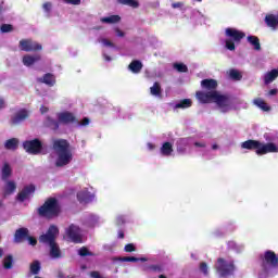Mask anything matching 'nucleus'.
Instances as JSON below:
<instances>
[{"instance_id":"f257e3e1","label":"nucleus","mask_w":278,"mask_h":278,"mask_svg":"<svg viewBox=\"0 0 278 278\" xmlns=\"http://www.w3.org/2000/svg\"><path fill=\"white\" fill-rule=\"evenodd\" d=\"M195 97L200 103H215L218 112L229 114L236 110H240V103L220 92L203 93L197 92Z\"/></svg>"},{"instance_id":"f03ea898","label":"nucleus","mask_w":278,"mask_h":278,"mask_svg":"<svg viewBox=\"0 0 278 278\" xmlns=\"http://www.w3.org/2000/svg\"><path fill=\"white\" fill-rule=\"evenodd\" d=\"M264 139L267 143L256 140H248L241 143V149H255L256 155H266V153H278V135L266 132Z\"/></svg>"},{"instance_id":"7ed1b4c3","label":"nucleus","mask_w":278,"mask_h":278,"mask_svg":"<svg viewBox=\"0 0 278 278\" xmlns=\"http://www.w3.org/2000/svg\"><path fill=\"white\" fill-rule=\"evenodd\" d=\"M54 155H56L55 166H68L73 162V151L71 150V143L64 139H54L52 143Z\"/></svg>"},{"instance_id":"20e7f679","label":"nucleus","mask_w":278,"mask_h":278,"mask_svg":"<svg viewBox=\"0 0 278 278\" xmlns=\"http://www.w3.org/2000/svg\"><path fill=\"white\" fill-rule=\"evenodd\" d=\"M275 275H278V257L275 252L267 250L262 257L258 278L275 277Z\"/></svg>"},{"instance_id":"39448f33","label":"nucleus","mask_w":278,"mask_h":278,"mask_svg":"<svg viewBox=\"0 0 278 278\" xmlns=\"http://www.w3.org/2000/svg\"><path fill=\"white\" fill-rule=\"evenodd\" d=\"M60 230L55 226H50L47 233H43L39 237V242L42 244H49L50 247V256L54 260L58 257H62V252H60V247L55 243V238Z\"/></svg>"},{"instance_id":"423d86ee","label":"nucleus","mask_w":278,"mask_h":278,"mask_svg":"<svg viewBox=\"0 0 278 278\" xmlns=\"http://www.w3.org/2000/svg\"><path fill=\"white\" fill-rule=\"evenodd\" d=\"M215 268L219 277H231L236 273V264L229 257H219L215 264Z\"/></svg>"},{"instance_id":"0eeeda50","label":"nucleus","mask_w":278,"mask_h":278,"mask_svg":"<svg viewBox=\"0 0 278 278\" xmlns=\"http://www.w3.org/2000/svg\"><path fill=\"white\" fill-rule=\"evenodd\" d=\"M225 47L228 51H236V45L240 43V40L244 38V33L236 28H226Z\"/></svg>"},{"instance_id":"6e6552de","label":"nucleus","mask_w":278,"mask_h":278,"mask_svg":"<svg viewBox=\"0 0 278 278\" xmlns=\"http://www.w3.org/2000/svg\"><path fill=\"white\" fill-rule=\"evenodd\" d=\"M39 215L46 218H53L60 214V204L55 198L48 199L45 204L39 207Z\"/></svg>"},{"instance_id":"1a4fd4ad","label":"nucleus","mask_w":278,"mask_h":278,"mask_svg":"<svg viewBox=\"0 0 278 278\" xmlns=\"http://www.w3.org/2000/svg\"><path fill=\"white\" fill-rule=\"evenodd\" d=\"M20 51H25L26 53H31L34 51H42V45L33 39H22L18 42Z\"/></svg>"},{"instance_id":"9d476101","label":"nucleus","mask_w":278,"mask_h":278,"mask_svg":"<svg viewBox=\"0 0 278 278\" xmlns=\"http://www.w3.org/2000/svg\"><path fill=\"white\" fill-rule=\"evenodd\" d=\"M66 236L70 238V240L72 242H75L76 244H80V242H84L83 238V233H81V228H79L76 225H71L67 229H66Z\"/></svg>"},{"instance_id":"9b49d317","label":"nucleus","mask_w":278,"mask_h":278,"mask_svg":"<svg viewBox=\"0 0 278 278\" xmlns=\"http://www.w3.org/2000/svg\"><path fill=\"white\" fill-rule=\"evenodd\" d=\"M23 147L27 153H31L33 155H38L42 151V143L38 139L25 141Z\"/></svg>"},{"instance_id":"f8f14e48","label":"nucleus","mask_w":278,"mask_h":278,"mask_svg":"<svg viewBox=\"0 0 278 278\" xmlns=\"http://www.w3.org/2000/svg\"><path fill=\"white\" fill-rule=\"evenodd\" d=\"M201 88L206 91H198L202 92L203 94H211V92H218L216 88H218V81L216 79H203L201 81Z\"/></svg>"},{"instance_id":"ddd939ff","label":"nucleus","mask_w":278,"mask_h":278,"mask_svg":"<svg viewBox=\"0 0 278 278\" xmlns=\"http://www.w3.org/2000/svg\"><path fill=\"white\" fill-rule=\"evenodd\" d=\"M41 60H42V55L38 53L24 54L22 56V64H24V66H26L27 68H31V66L38 64V62H40Z\"/></svg>"},{"instance_id":"4468645a","label":"nucleus","mask_w":278,"mask_h":278,"mask_svg":"<svg viewBox=\"0 0 278 278\" xmlns=\"http://www.w3.org/2000/svg\"><path fill=\"white\" fill-rule=\"evenodd\" d=\"M28 117L29 111L21 109L11 116V123L12 125H21V123H23V121H26Z\"/></svg>"},{"instance_id":"2eb2a0df","label":"nucleus","mask_w":278,"mask_h":278,"mask_svg":"<svg viewBox=\"0 0 278 278\" xmlns=\"http://www.w3.org/2000/svg\"><path fill=\"white\" fill-rule=\"evenodd\" d=\"M94 199V193L88 191V189H83L77 193V200L79 201V203H92Z\"/></svg>"},{"instance_id":"dca6fc26","label":"nucleus","mask_w":278,"mask_h":278,"mask_svg":"<svg viewBox=\"0 0 278 278\" xmlns=\"http://www.w3.org/2000/svg\"><path fill=\"white\" fill-rule=\"evenodd\" d=\"M58 121H59V123H62L63 125H68L71 123H77V119L75 118V114H73L68 111L58 113Z\"/></svg>"},{"instance_id":"f3484780","label":"nucleus","mask_w":278,"mask_h":278,"mask_svg":"<svg viewBox=\"0 0 278 278\" xmlns=\"http://www.w3.org/2000/svg\"><path fill=\"white\" fill-rule=\"evenodd\" d=\"M36 192V187L34 185H28L17 194V201H27L31 194Z\"/></svg>"},{"instance_id":"a211bd4d","label":"nucleus","mask_w":278,"mask_h":278,"mask_svg":"<svg viewBox=\"0 0 278 278\" xmlns=\"http://www.w3.org/2000/svg\"><path fill=\"white\" fill-rule=\"evenodd\" d=\"M189 144H192V138H182L176 142L177 151L180 155H185Z\"/></svg>"},{"instance_id":"6ab92c4d","label":"nucleus","mask_w":278,"mask_h":278,"mask_svg":"<svg viewBox=\"0 0 278 278\" xmlns=\"http://www.w3.org/2000/svg\"><path fill=\"white\" fill-rule=\"evenodd\" d=\"M265 23H266L267 27H270V29H273L275 31L278 27V15H275V14L266 15Z\"/></svg>"},{"instance_id":"aec40b11","label":"nucleus","mask_w":278,"mask_h":278,"mask_svg":"<svg viewBox=\"0 0 278 278\" xmlns=\"http://www.w3.org/2000/svg\"><path fill=\"white\" fill-rule=\"evenodd\" d=\"M29 230L27 228H20L15 231L14 241L15 242H23L25 238H28Z\"/></svg>"},{"instance_id":"412c9836","label":"nucleus","mask_w":278,"mask_h":278,"mask_svg":"<svg viewBox=\"0 0 278 278\" xmlns=\"http://www.w3.org/2000/svg\"><path fill=\"white\" fill-rule=\"evenodd\" d=\"M100 23L105 25H116V23H121V17L118 15H109L100 18Z\"/></svg>"},{"instance_id":"4be33fe9","label":"nucleus","mask_w":278,"mask_h":278,"mask_svg":"<svg viewBox=\"0 0 278 278\" xmlns=\"http://www.w3.org/2000/svg\"><path fill=\"white\" fill-rule=\"evenodd\" d=\"M277 77H278V70L277 68L271 70L264 75V83L266 84V86H268V84H273V81H275Z\"/></svg>"},{"instance_id":"5701e85b","label":"nucleus","mask_w":278,"mask_h":278,"mask_svg":"<svg viewBox=\"0 0 278 278\" xmlns=\"http://www.w3.org/2000/svg\"><path fill=\"white\" fill-rule=\"evenodd\" d=\"M188 108H192V100L190 99L180 100L174 105V110H188Z\"/></svg>"},{"instance_id":"b1692460","label":"nucleus","mask_w":278,"mask_h":278,"mask_svg":"<svg viewBox=\"0 0 278 278\" xmlns=\"http://www.w3.org/2000/svg\"><path fill=\"white\" fill-rule=\"evenodd\" d=\"M161 155H164L165 157H170V155H173V143L164 142L161 147Z\"/></svg>"},{"instance_id":"393cba45","label":"nucleus","mask_w":278,"mask_h":278,"mask_svg":"<svg viewBox=\"0 0 278 278\" xmlns=\"http://www.w3.org/2000/svg\"><path fill=\"white\" fill-rule=\"evenodd\" d=\"M2 265L5 270H12V268H14V256H12V254L4 256Z\"/></svg>"},{"instance_id":"a878e982","label":"nucleus","mask_w":278,"mask_h":278,"mask_svg":"<svg viewBox=\"0 0 278 278\" xmlns=\"http://www.w3.org/2000/svg\"><path fill=\"white\" fill-rule=\"evenodd\" d=\"M253 104L263 112H270V106H268V103H266V101L262 100L261 98L254 99Z\"/></svg>"},{"instance_id":"bb28decb","label":"nucleus","mask_w":278,"mask_h":278,"mask_svg":"<svg viewBox=\"0 0 278 278\" xmlns=\"http://www.w3.org/2000/svg\"><path fill=\"white\" fill-rule=\"evenodd\" d=\"M38 81L47 86H55V76L53 74H46L43 77L38 78Z\"/></svg>"},{"instance_id":"cd10ccee","label":"nucleus","mask_w":278,"mask_h":278,"mask_svg":"<svg viewBox=\"0 0 278 278\" xmlns=\"http://www.w3.org/2000/svg\"><path fill=\"white\" fill-rule=\"evenodd\" d=\"M16 190V182L12 180H8L4 186V197H8L10 194H13V192Z\"/></svg>"},{"instance_id":"c85d7f7f","label":"nucleus","mask_w":278,"mask_h":278,"mask_svg":"<svg viewBox=\"0 0 278 278\" xmlns=\"http://www.w3.org/2000/svg\"><path fill=\"white\" fill-rule=\"evenodd\" d=\"M12 175V167L10 163H4L2 166V179L3 181H8V178Z\"/></svg>"},{"instance_id":"c756f323","label":"nucleus","mask_w":278,"mask_h":278,"mask_svg":"<svg viewBox=\"0 0 278 278\" xmlns=\"http://www.w3.org/2000/svg\"><path fill=\"white\" fill-rule=\"evenodd\" d=\"M248 42H250L255 51H260L262 49V46L260 45V38H257L256 36H249Z\"/></svg>"},{"instance_id":"7c9ffc66","label":"nucleus","mask_w":278,"mask_h":278,"mask_svg":"<svg viewBox=\"0 0 278 278\" xmlns=\"http://www.w3.org/2000/svg\"><path fill=\"white\" fill-rule=\"evenodd\" d=\"M129 71H131V73H139L140 71H142V62L140 61H132L129 65H128Z\"/></svg>"},{"instance_id":"2f4dec72","label":"nucleus","mask_w":278,"mask_h":278,"mask_svg":"<svg viewBox=\"0 0 278 278\" xmlns=\"http://www.w3.org/2000/svg\"><path fill=\"white\" fill-rule=\"evenodd\" d=\"M228 249L236 251V253H242L244 251V245L236 243V241L228 242Z\"/></svg>"},{"instance_id":"473e14b6","label":"nucleus","mask_w":278,"mask_h":278,"mask_svg":"<svg viewBox=\"0 0 278 278\" xmlns=\"http://www.w3.org/2000/svg\"><path fill=\"white\" fill-rule=\"evenodd\" d=\"M150 93L152 97H162V87L160 86V83H154L150 88Z\"/></svg>"},{"instance_id":"72a5a7b5","label":"nucleus","mask_w":278,"mask_h":278,"mask_svg":"<svg viewBox=\"0 0 278 278\" xmlns=\"http://www.w3.org/2000/svg\"><path fill=\"white\" fill-rule=\"evenodd\" d=\"M4 147H5V149L14 151V149H16L18 147V139L13 138V139L7 140L4 143Z\"/></svg>"},{"instance_id":"f704fd0d","label":"nucleus","mask_w":278,"mask_h":278,"mask_svg":"<svg viewBox=\"0 0 278 278\" xmlns=\"http://www.w3.org/2000/svg\"><path fill=\"white\" fill-rule=\"evenodd\" d=\"M119 262H149V258L147 257L138 258L136 256H124L119 258Z\"/></svg>"},{"instance_id":"c9c22d12","label":"nucleus","mask_w":278,"mask_h":278,"mask_svg":"<svg viewBox=\"0 0 278 278\" xmlns=\"http://www.w3.org/2000/svg\"><path fill=\"white\" fill-rule=\"evenodd\" d=\"M99 42L103 46V47H108L109 49H116V45L114 42H112L110 39L108 38H100Z\"/></svg>"},{"instance_id":"e433bc0d","label":"nucleus","mask_w":278,"mask_h":278,"mask_svg":"<svg viewBox=\"0 0 278 278\" xmlns=\"http://www.w3.org/2000/svg\"><path fill=\"white\" fill-rule=\"evenodd\" d=\"M121 5H128L129 8H138L139 3L136 0H117Z\"/></svg>"},{"instance_id":"4c0bfd02","label":"nucleus","mask_w":278,"mask_h":278,"mask_svg":"<svg viewBox=\"0 0 278 278\" xmlns=\"http://www.w3.org/2000/svg\"><path fill=\"white\" fill-rule=\"evenodd\" d=\"M30 273L33 275H38L40 273V262L39 261H34L30 264Z\"/></svg>"},{"instance_id":"58836bf2","label":"nucleus","mask_w":278,"mask_h":278,"mask_svg":"<svg viewBox=\"0 0 278 278\" xmlns=\"http://www.w3.org/2000/svg\"><path fill=\"white\" fill-rule=\"evenodd\" d=\"M45 125L47 127H51V129H58L60 126L58 125V122L51 117H47Z\"/></svg>"},{"instance_id":"ea45409f","label":"nucleus","mask_w":278,"mask_h":278,"mask_svg":"<svg viewBox=\"0 0 278 278\" xmlns=\"http://www.w3.org/2000/svg\"><path fill=\"white\" fill-rule=\"evenodd\" d=\"M97 223H99V216L97 215H89L87 218V225L89 227H94V225H97Z\"/></svg>"},{"instance_id":"a19ab883","label":"nucleus","mask_w":278,"mask_h":278,"mask_svg":"<svg viewBox=\"0 0 278 278\" xmlns=\"http://www.w3.org/2000/svg\"><path fill=\"white\" fill-rule=\"evenodd\" d=\"M174 68L178 71V73H187L188 72V66L184 63H175Z\"/></svg>"},{"instance_id":"79ce46f5","label":"nucleus","mask_w":278,"mask_h":278,"mask_svg":"<svg viewBox=\"0 0 278 278\" xmlns=\"http://www.w3.org/2000/svg\"><path fill=\"white\" fill-rule=\"evenodd\" d=\"M229 76L231 79H236L237 81H239V79H242V75L237 70H230Z\"/></svg>"},{"instance_id":"37998d69","label":"nucleus","mask_w":278,"mask_h":278,"mask_svg":"<svg viewBox=\"0 0 278 278\" xmlns=\"http://www.w3.org/2000/svg\"><path fill=\"white\" fill-rule=\"evenodd\" d=\"M191 144H193L195 149H205V147H207L205 141H191Z\"/></svg>"},{"instance_id":"c03bdc74","label":"nucleus","mask_w":278,"mask_h":278,"mask_svg":"<svg viewBox=\"0 0 278 278\" xmlns=\"http://www.w3.org/2000/svg\"><path fill=\"white\" fill-rule=\"evenodd\" d=\"M78 255H80L81 257H86L92 254L90 251H88V248H81L80 250H78Z\"/></svg>"},{"instance_id":"a18cd8bd","label":"nucleus","mask_w":278,"mask_h":278,"mask_svg":"<svg viewBox=\"0 0 278 278\" xmlns=\"http://www.w3.org/2000/svg\"><path fill=\"white\" fill-rule=\"evenodd\" d=\"M124 251L126 253H134V251H136V245H134V243H128L125 245Z\"/></svg>"},{"instance_id":"49530a36","label":"nucleus","mask_w":278,"mask_h":278,"mask_svg":"<svg viewBox=\"0 0 278 278\" xmlns=\"http://www.w3.org/2000/svg\"><path fill=\"white\" fill-rule=\"evenodd\" d=\"M0 29H1L2 34H8V33L12 31V25L3 24Z\"/></svg>"},{"instance_id":"de8ad7c7","label":"nucleus","mask_w":278,"mask_h":278,"mask_svg":"<svg viewBox=\"0 0 278 278\" xmlns=\"http://www.w3.org/2000/svg\"><path fill=\"white\" fill-rule=\"evenodd\" d=\"M76 125H78V127H86L90 125V119L85 117L81 122H76Z\"/></svg>"},{"instance_id":"09e8293b","label":"nucleus","mask_w":278,"mask_h":278,"mask_svg":"<svg viewBox=\"0 0 278 278\" xmlns=\"http://www.w3.org/2000/svg\"><path fill=\"white\" fill-rule=\"evenodd\" d=\"M114 31L117 38H125V31L121 30V28H115Z\"/></svg>"},{"instance_id":"8fccbe9b","label":"nucleus","mask_w":278,"mask_h":278,"mask_svg":"<svg viewBox=\"0 0 278 278\" xmlns=\"http://www.w3.org/2000/svg\"><path fill=\"white\" fill-rule=\"evenodd\" d=\"M65 3H68L70 5H79L81 3V0H63Z\"/></svg>"},{"instance_id":"3c124183","label":"nucleus","mask_w":278,"mask_h":278,"mask_svg":"<svg viewBox=\"0 0 278 278\" xmlns=\"http://www.w3.org/2000/svg\"><path fill=\"white\" fill-rule=\"evenodd\" d=\"M51 8H52L51 2H46L42 5V9L45 10V12H51Z\"/></svg>"},{"instance_id":"603ef678","label":"nucleus","mask_w":278,"mask_h":278,"mask_svg":"<svg viewBox=\"0 0 278 278\" xmlns=\"http://www.w3.org/2000/svg\"><path fill=\"white\" fill-rule=\"evenodd\" d=\"M200 270H201L204 275H207V264L201 263V264H200Z\"/></svg>"},{"instance_id":"864d4df0","label":"nucleus","mask_w":278,"mask_h":278,"mask_svg":"<svg viewBox=\"0 0 278 278\" xmlns=\"http://www.w3.org/2000/svg\"><path fill=\"white\" fill-rule=\"evenodd\" d=\"M123 223H125V216L118 215L116 217V225H123Z\"/></svg>"},{"instance_id":"5fc2aeb1","label":"nucleus","mask_w":278,"mask_h":278,"mask_svg":"<svg viewBox=\"0 0 278 278\" xmlns=\"http://www.w3.org/2000/svg\"><path fill=\"white\" fill-rule=\"evenodd\" d=\"M26 238L31 247H36L38 242L36 239H34L33 237H26Z\"/></svg>"},{"instance_id":"6e6d98bb","label":"nucleus","mask_w":278,"mask_h":278,"mask_svg":"<svg viewBox=\"0 0 278 278\" xmlns=\"http://www.w3.org/2000/svg\"><path fill=\"white\" fill-rule=\"evenodd\" d=\"M7 105H8V104L5 103V99L0 98V110H4V108H5Z\"/></svg>"},{"instance_id":"4d7b16f0","label":"nucleus","mask_w":278,"mask_h":278,"mask_svg":"<svg viewBox=\"0 0 278 278\" xmlns=\"http://www.w3.org/2000/svg\"><path fill=\"white\" fill-rule=\"evenodd\" d=\"M184 7V3L181 2H175L172 4V8H174V10H177V8H182Z\"/></svg>"},{"instance_id":"13d9d810","label":"nucleus","mask_w":278,"mask_h":278,"mask_svg":"<svg viewBox=\"0 0 278 278\" xmlns=\"http://www.w3.org/2000/svg\"><path fill=\"white\" fill-rule=\"evenodd\" d=\"M91 277L92 278H103V276L101 274H99V271H92Z\"/></svg>"},{"instance_id":"bf43d9fd","label":"nucleus","mask_w":278,"mask_h":278,"mask_svg":"<svg viewBox=\"0 0 278 278\" xmlns=\"http://www.w3.org/2000/svg\"><path fill=\"white\" fill-rule=\"evenodd\" d=\"M47 112H49V108L42 105V106L40 108V113H41V114H47Z\"/></svg>"},{"instance_id":"052dcab7","label":"nucleus","mask_w":278,"mask_h":278,"mask_svg":"<svg viewBox=\"0 0 278 278\" xmlns=\"http://www.w3.org/2000/svg\"><path fill=\"white\" fill-rule=\"evenodd\" d=\"M147 148L149 149V151H153L155 149V144L148 142Z\"/></svg>"},{"instance_id":"680f3d73","label":"nucleus","mask_w":278,"mask_h":278,"mask_svg":"<svg viewBox=\"0 0 278 278\" xmlns=\"http://www.w3.org/2000/svg\"><path fill=\"white\" fill-rule=\"evenodd\" d=\"M277 89H271V90H269V92H268V94H269V97H275V94H277Z\"/></svg>"},{"instance_id":"e2e57ef3","label":"nucleus","mask_w":278,"mask_h":278,"mask_svg":"<svg viewBox=\"0 0 278 278\" xmlns=\"http://www.w3.org/2000/svg\"><path fill=\"white\" fill-rule=\"evenodd\" d=\"M103 58H104L105 62H112V56L103 53Z\"/></svg>"},{"instance_id":"0e129e2a","label":"nucleus","mask_w":278,"mask_h":278,"mask_svg":"<svg viewBox=\"0 0 278 278\" xmlns=\"http://www.w3.org/2000/svg\"><path fill=\"white\" fill-rule=\"evenodd\" d=\"M212 149H213V151H218L219 147H218V144L214 143V144H212Z\"/></svg>"},{"instance_id":"69168bd1","label":"nucleus","mask_w":278,"mask_h":278,"mask_svg":"<svg viewBox=\"0 0 278 278\" xmlns=\"http://www.w3.org/2000/svg\"><path fill=\"white\" fill-rule=\"evenodd\" d=\"M5 9H3V2L0 3V14H3Z\"/></svg>"},{"instance_id":"338daca9","label":"nucleus","mask_w":278,"mask_h":278,"mask_svg":"<svg viewBox=\"0 0 278 278\" xmlns=\"http://www.w3.org/2000/svg\"><path fill=\"white\" fill-rule=\"evenodd\" d=\"M118 238H125V233L118 232Z\"/></svg>"},{"instance_id":"774afa93","label":"nucleus","mask_w":278,"mask_h":278,"mask_svg":"<svg viewBox=\"0 0 278 278\" xmlns=\"http://www.w3.org/2000/svg\"><path fill=\"white\" fill-rule=\"evenodd\" d=\"M0 257H3V250L0 248Z\"/></svg>"}]
</instances>
